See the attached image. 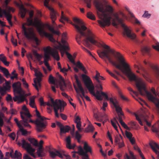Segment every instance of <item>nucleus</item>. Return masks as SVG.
<instances>
[{
  "instance_id": "nucleus-33",
  "label": "nucleus",
  "mask_w": 159,
  "mask_h": 159,
  "mask_svg": "<svg viewBox=\"0 0 159 159\" xmlns=\"http://www.w3.org/2000/svg\"><path fill=\"white\" fill-rule=\"evenodd\" d=\"M152 129L153 132L157 133L159 130V120L152 126Z\"/></svg>"
},
{
  "instance_id": "nucleus-1",
  "label": "nucleus",
  "mask_w": 159,
  "mask_h": 159,
  "mask_svg": "<svg viewBox=\"0 0 159 159\" xmlns=\"http://www.w3.org/2000/svg\"><path fill=\"white\" fill-rule=\"evenodd\" d=\"M94 4L98 11L97 14L99 20L98 22L101 27H104L108 26L111 24V20L112 19V25L116 26L118 24L115 22L116 20L118 24H121L124 28L123 34L131 39H134L136 35L132 33L131 30L123 23V20L119 17L117 12H114V9L113 7L109 4H104L102 0H94Z\"/></svg>"
},
{
  "instance_id": "nucleus-24",
  "label": "nucleus",
  "mask_w": 159,
  "mask_h": 159,
  "mask_svg": "<svg viewBox=\"0 0 159 159\" xmlns=\"http://www.w3.org/2000/svg\"><path fill=\"white\" fill-rule=\"evenodd\" d=\"M66 147L69 149H73L75 148V145L74 144L72 145L71 144V139L70 136L67 137L66 139Z\"/></svg>"
},
{
  "instance_id": "nucleus-19",
  "label": "nucleus",
  "mask_w": 159,
  "mask_h": 159,
  "mask_svg": "<svg viewBox=\"0 0 159 159\" xmlns=\"http://www.w3.org/2000/svg\"><path fill=\"white\" fill-rule=\"evenodd\" d=\"M32 53V54L29 53L27 56V57L29 60H30L29 59L30 58L34 61H35V60L34 59L33 55L36 58L37 60L39 61H40L42 59L43 57L42 55L38 53L36 50H33Z\"/></svg>"
},
{
  "instance_id": "nucleus-46",
  "label": "nucleus",
  "mask_w": 159,
  "mask_h": 159,
  "mask_svg": "<svg viewBox=\"0 0 159 159\" xmlns=\"http://www.w3.org/2000/svg\"><path fill=\"white\" fill-rule=\"evenodd\" d=\"M94 129L93 126L92 125L90 124L86 128V131L87 132H91L93 131Z\"/></svg>"
},
{
  "instance_id": "nucleus-38",
  "label": "nucleus",
  "mask_w": 159,
  "mask_h": 159,
  "mask_svg": "<svg viewBox=\"0 0 159 159\" xmlns=\"http://www.w3.org/2000/svg\"><path fill=\"white\" fill-rule=\"evenodd\" d=\"M48 81L50 84H57V80L55 79L51 75L49 76Z\"/></svg>"
},
{
  "instance_id": "nucleus-10",
  "label": "nucleus",
  "mask_w": 159,
  "mask_h": 159,
  "mask_svg": "<svg viewBox=\"0 0 159 159\" xmlns=\"http://www.w3.org/2000/svg\"><path fill=\"white\" fill-rule=\"evenodd\" d=\"M66 34L64 33L62 35V37L61 42V44L59 42L57 41L53 42L54 43V47L57 49L59 50L61 52L62 56H63L65 54L66 51H69L70 50L68 43L66 41Z\"/></svg>"
},
{
  "instance_id": "nucleus-13",
  "label": "nucleus",
  "mask_w": 159,
  "mask_h": 159,
  "mask_svg": "<svg viewBox=\"0 0 159 159\" xmlns=\"http://www.w3.org/2000/svg\"><path fill=\"white\" fill-rule=\"evenodd\" d=\"M22 110L25 111L20 112V116L22 120L20 122L25 127H28L30 128L31 126L28 124V121L29 119L31 117V115L25 105H24L23 106Z\"/></svg>"
},
{
  "instance_id": "nucleus-44",
  "label": "nucleus",
  "mask_w": 159,
  "mask_h": 159,
  "mask_svg": "<svg viewBox=\"0 0 159 159\" xmlns=\"http://www.w3.org/2000/svg\"><path fill=\"white\" fill-rule=\"evenodd\" d=\"M63 20L66 21L68 22H69V21L68 18L65 15L63 16L62 15V16H61V18L60 20V21L61 23L65 24V23Z\"/></svg>"
},
{
  "instance_id": "nucleus-31",
  "label": "nucleus",
  "mask_w": 159,
  "mask_h": 159,
  "mask_svg": "<svg viewBox=\"0 0 159 159\" xmlns=\"http://www.w3.org/2000/svg\"><path fill=\"white\" fill-rule=\"evenodd\" d=\"M75 77L79 91H81L83 93V88L82 87L81 84L78 79V76L77 75H75Z\"/></svg>"
},
{
  "instance_id": "nucleus-42",
  "label": "nucleus",
  "mask_w": 159,
  "mask_h": 159,
  "mask_svg": "<svg viewBox=\"0 0 159 159\" xmlns=\"http://www.w3.org/2000/svg\"><path fill=\"white\" fill-rule=\"evenodd\" d=\"M10 81L5 80V83L3 84V87L7 90L9 89L11 87L10 85Z\"/></svg>"
},
{
  "instance_id": "nucleus-16",
  "label": "nucleus",
  "mask_w": 159,
  "mask_h": 159,
  "mask_svg": "<svg viewBox=\"0 0 159 159\" xmlns=\"http://www.w3.org/2000/svg\"><path fill=\"white\" fill-rule=\"evenodd\" d=\"M34 72L37 78L34 79V84L33 85L38 90L39 88L41 86L40 82L42 80L43 75L37 69H34Z\"/></svg>"
},
{
  "instance_id": "nucleus-43",
  "label": "nucleus",
  "mask_w": 159,
  "mask_h": 159,
  "mask_svg": "<svg viewBox=\"0 0 159 159\" xmlns=\"http://www.w3.org/2000/svg\"><path fill=\"white\" fill-rule=\"evenodd\" d=\"M28 140L34 146H37L38 145L37 141L34 139L29 138Z\"/></svg>"
},
{
  "instance_id": "nucleus-28",
  "label": "nucleus",
  "mask_w": 159,
  "mask_h": 159,
  "mask_svg": "<svg viewBox=\"0 0 159 159\" xmlns=\"http://www.w3.org/2000/svg\"><path fill=\"white\" fill-rule=\"evenodd\" d=\"M96 74L94 77V78L96 80L98 83H101V80H104L105 78L100 75V73L97 71H96Z\"/></svg>"
},
{
  "instance_id": "nucleus-47",
  "label": "nucleus",
  "mask_w": 159,
  "mask_h": 159,
  "mask_svg": "<svg viewBox=\"0 0 159 159\" xmlns=\"http://www.w3.org/2000/svg\"><path fill=\"white\" fill-rule=\"evenodd\" d=\"M76 127L78 131L79 132H82L83 129V128H81V123H76Z\"/></svg>"
},
{
  "instance_id": "nucleus-64",
  "label": "nucleus",
  "mask_w": 159,
  "mask_h": 159,
  "mask_svg": "<svg viewBox=\"0 0 159 159\" xmlns=\"http://www.w3.org/2000/svg\"><path fill=\"white\" fill-rule=\"evenodd\" d=\"M119 148H121L125 146V144L123 141L117 143Z\"/></svg>"
},
{
  "instance_id": "nucleus-59",
  "label": "nucleus",
  "mask_w": 159,
  "mask_h": 159,
  "mask_svg": "<svg viewBox=\"0 0 159 159\" xmlns=\"http://www.w3.org/2000/svg\"><path fill=\"white\" fill-rule=\"evenodd\" d=\"M125 8L128 12L131 17H134V15L133 13L131 12L129 9L128 7L126 6L125 7Z\"/></svg>"
},
{
  "instance_id": "nucleus-32",
  "label": "nucleus",
  "mask_w": 159,
  "mask_h": 159,
  "mask_svg": "<svg viewBox=\"0 0 159 159\" xmlns=\"http://www.w3.org/2000/svg\"><path fill=\"white\" fill-rule=\"evenodd\" d=\"M37 153L39 157H43L45 155V153L43 152V149L41 146H40L37 149Z\"/></svg>"
},
{
  "instance_id": "nucleus-37",
  "label": "nucleus",
  "mask_w": 159,
  "mask_h": 159,
  "mask_svg": "<svg viewBox=\"0 0 159 159\" xmlns=\"http://www.w3.org/2000/svg\"><path fill=\"white\" fill-rule=\"evenodd\" d=\"M150 49V47L145 46L142 48L141 50L142 52L148 54L149 53Z\"/></svg>"
},
{
  "instance_id": "nucleus-55",
  "label": "nucleus",
  "mask_w": 159,
  "mask_h": 159,
  "mask_svg": "<svg viewBox=\"0 0 159 159\" xmlns=\"http://www.w3.org/2000/svg\"><path fill=\"white\" fill-rule=\"evenodd\" d=\"M125 134L126 137L129 139L132 138V134L129 132L128 131L126 130L125 131Z\"/></svg>"
},
{
  "instance_id": "nucleus-56",
  "label": "nucleus",
  "mask_w": 159,
  "mask_h": 159,
  "mask_svg": "<svg viewBox=\"0 0 159 159\" xmlns=\"http://www.w3.org/2000/svg\"><path fill=\"white\" fill-rule=\"evenodd\" d=\"M84 1L86 3L87 7L89 8H90L91 6V0H84Z\"/></svg>"
},
{
  "instance_id": "nucleus-22",
  "label": "nucleus",
  "mask_w": 159,
  "mask_h": 159,
  "mask_svg": "<svg viewBox=\"0 0 159 159\" xmlns=\"http://www.w3.org/2000/svg\"><path fill=\"white\" fill-rule=\"evenodd\" d=\"M49 10L50 11V18L52 20V23L54 25L55 23V20L57 19V13L52 8H49Z\"/></svg>"
},
{
  "instance_id": "nucleus-29",
  "label": "nucleus",
  "mask_w": 159,
  "mask_h": 159,
  "mask_svg": "<svg viewBox=\"0 0 159 159\" xmlns=\"http://www.w3.org/2000/svg\"><path fill=\"white\" fill-rule=\"evenodd\" d=\"M111 122L112 126L117 131H118L117 125H118L119 127H120V126L118 123L116 118H114L111 120Z\"/></svg>"
},
{
  "instance_id": "nucleus-36",
  "label": "nucleus",
  "mask_w": 159,
  "mask_h": 159,
  "mask_svg": "<svg viewBox=\"0 0 159 159\" xmlns=\"http://www.w3.org/2000/svg\"><path fill=\"white\" fill-rule=\"evenodd\" d=\"M67 51H65V53H66L67 55V57L70 61L72 63H74V59L75 58V56L74 55V56H72L70 54L67 52Z\"/></svg>"
},
{
  "instance_id": "nucleus-61",
  "label": "nucleus",
  "mask_w": 159,
  "mask_h": 159,
  "mask_svg": "<svg viewBox=\"0 0 159 159\" xmlns=\"http://www.w3.org/2000/svg\"><path fill=\"white\" fill-rule=\"evenodd\" d=\"M11 42L13 45L16 46L17 45V41L16 39H15L13 37H12L11 39Z\"/></svg>"
},
{
  "instance_id": "nucleus-25",
  "label": "nucleus",
  "mask_w": 159,
  "mask_h": 159,
  "mask_svg": "<svg viewBox=\"0 0 159 159\" xmlns=\"http://www.w3.org/2000/svg\"><path fill=\"white\" fill-rule=\"evenodd\" d=\"M78 153L82 156L83 159H89L88 154L86 152H84L83 149L81 147L78 148Z\"/></svg>"
},
{
  "instance_id": "nucleus-2",
  "label": "nucleus",
  "mask_w": 159,
  "mask_h": 159,
  "mask_svg": "<svg viewBox=\"0 0 159 159\" xmlns=\"http://www.w3.org/2000/svg\"><path fill=\"white\" fill-rule=\"evenodd\" d=\"M115 55L116 58L120 64L114 61L112 64L120 70L123 74L128 78L130 80L135 81L136 86L140 94L142 95H146L149 100L153 102L155 104L159 114V100L156 98L157 95L159 97V91L157 89L156 92L153 88L151 89V91L153 95L151 93L147 91L146 88L145 82L141 79L137 77L132 72L129 65L122 55L120 53H117Z\"/></svg>"
},
{
  "instance_id": "nucleus-14",
  "label": "nucleus",
  "mask_w": 159,
  "mask_h": 159,
  "mask_svg": "<svg viewBox=\"0 0 159 159\" xmlns=\"http://www.w3.org/2000/svg\"><path fill=\"white\" fill-rule=\"evenodd\" d=\"M17 143L19 146H21L22 148L26 149L31 156L34 158L35 157V156L34 153L35 149L32 148L31 145L25 139H23L20 142H18Z\"/></svg>"
},
{
  "instance_id": "nucleus-5",
  "label": "nucleus",
  "mask_w": 159,
  "mask_h": 159,
  "mask_svg": "<svg viewBox=\"0 0 159 159\" xmlns=\"http://www.w3.org/2000/svg\"><path fill=\"white\" fill-rule=\"evenodd\" d=\"M57 25L55 23L52 25H50L48 24H39L36 26L37 29L39 34L41 36H45L48 38L49 40L52 42H55V40L53 38L52 34L46 32V29L48 28L52 33L59 35L60 33L58 30H54V26Z\"/></svg>"
},
{
  "instance_id": "nucleus-41",
  "label": "nucleus",
  "mask_w": 159,
  "mask_h": 159,
  "mask_svg": "<svg viewBox=\"0 0 159 159\" xmlns=\"http://www.w3.org/2000/svg\"><path fill=\"white\" fill-rule=\"evenodd\" d=\"M19 131H20L22 134L23 135H25L28 133V132L25 129H24L23 126L21 125L19 127Z\"/></svg>"
},
{
  "instance_id": "nucleus-3",
  "label": "nucleus",
  "mask_w": 159,
  "mask_h": 159,
  "mask_svg": "<svg viewBox=\"0 0 159 159\" xmlns=\"http://www.w3.org/2000/svg\"><path fill=\"white\" fill-rule=\"evenodd\" d=\"M73 20L75 24L72 22L69 23L75 26L77 31L80 34L81 36H84L85 37L83 41L84 45L88 47H89L91 45L90 43L98 47H102L105 50L102 52H98L99 57L102 59L106 57L109 61L112 64L114 61L112 60L109 54L111 53L116 58L115 55L117 53H120L111 49L109 46L104 43H100L98 42L96 35L91 30L88 29L85 33H84V31L87 29V27L85 26L84 23L82 19L75 17L73 18Z\"/></svg>"
},
{
  "instance_id": "nucleus-48",
  "label": "nucleus",
  "mask_w": 159,
  "mask_h": 159,
  "mask_svg": "<svg viewBox=\"0 0 159 159\" xmlns=\"http://www.w3.org/2000/svg\"><path fill=\"white\" fill-rule=\"evenodd\" d=\"M58 78L59 80V84L60 85H61V84H63L65 85V82L64 79L62 78V77L61 75L58 73Z\"/></svg>"
},
{
  "instance_id": "nucleus-40",
  "label": "nucleus",
  "mask_w": 159,
  "mask_h": 159,
  "mask_svg": "<svg viewBox=\"0 0 159 159\" xmlns=\"http://www.w3.org/2000/svg\"><path fill=\"white\" fill-rule=\"evenodd\" d=\"M87 17L93 20H94L96 19L95 17L94 14L91 12H89L87 14Z\"/></svg>"
},
{
  "instance_id": "nucleus-53",
  "label": "nucleus",
  "mask_w": 159,
  "mask_h": 159,
  "mask_svg": "<svg viewBox=\"0 0 159 159\" xmlns=\"http://www.w3.org/2000/svg\"><path fill=\"white\" fill-rule=\"evenodd\" d=\"M152 47L155 50L159 52V43H156L155 45H152Z\"/></svg>"
},
{
  "instance_id": "nucleus-39",
  "label": "nucleus",
  "mask_w": 159,
  "mask_h": 159,
  "mask_svg": "<svg viewBox=\"0 0 159 159\" xmlns=\"http://www.w3.org/2000/svg\"><path fill=\"white\" fill-rule=\"evenodd\" d=\"M122 140L121 135L120 134L116 135L115 137V142L117 143L121 142Z\"/></svg>"
},
{
  "instance_id": "nucleus-7",
  "label": "nucleus",
  "mask_w": 159,
  "mask_h": 159,
  "mask_svg": "<svg viewBox=\"0 0 159 159\" xmlns=\"http://www.w3.org/2000/svg\"><path fill=\"white\" fill-rule=\"evenodd\" d=\"M37 19V18L35 19V20ZM36 24L35 21H33L31 18H29L27 19L26 23L22 25V29L25 37L28 39H34L36 45H39L40 41L35 36V34L33 29L31 28H26L25 26V25H33L37 27L36 26H35Z\"/></svg>"
},
{
  "instance_id": "nucleus-26",
  "label": "nucleus",
  "mask_w": 159,
  "mask_h": 159,
  "mask_svg": "<svg viewBox=\"0 0 159 159\" xmlns=\"http://www.w3.org/2000/svg\"><path fill=\"white\" fill-rule=\"evenodd\" d=\"M10 155L12 158L14 159H21V154L20 152H18L17 150H16L14 155H12L11 152L10 154Z\"/></svg>"
},
{
  "instance_id": "nucleus-11",
  "label": "nucleus",
  "mask_w": 159,
  "mask_h": 159,
  "mask_svg": "<svg viewBox=\"0 0 159 159\" xmlns=\"http://www.w3.org/2000/svg\"><path fill=\"white\" fill-rule=\"evenodd\" d=\"M110 101L111 104H112L115 107L116 111L118 114L119 117L118 120L121 125L125 129L129 130L130 129L127 125L122 120V116H123L122 112V109L120 107L118 102L117 100L115 98H110Z\"/></svg>"
},
{
  "instance_id": "nucleus-58",
  "label": "nucleus",
  "mask_w": 159,
  "mask_h": 159,
  "mask_svg": "<svg viewBox=\"0 0 159 159\" xmlns=\"http://www.w3.org/2000/svg\"><path fill=\"white\" fill-rule=\"evenodd\" d=\"M0 60L3 62L5 60H7L6 57L3 54H0Z\"/></svg>"
},
{
  "instance_id": "nucleus-45",
  "label": "nucleus",
  "mask_w": 159,
  "mask_h": 159,
  "mask_svg": "<svg viewBox=\"0 0 159 159\" xmlns=\"http://www.w3.org/2000/svg\"><path fill=\"white\" fill-rule=\"evenodd\" d=\"M0 70H1L3 72L4 75H10V74L9 73L8 70L6 68L2 67L0 69Z\"/></svg>"
},
{
  "instance_id": "nucleus-60",
  "label": "nucleus",
  "mask_w": 159,
  "mask_h": 159,
  "mask_svg": "<svg viewBox=\"0 0 159 159\" xmlns=\"http://www.w3.org/2000/svg\"><path fill=\"white\" fill-rule=\"evenodd\" d=\"M138 101L140 103V104L143 106L144 104L146 105L148 107L147 104L143 100H142L140 98H139L138 100Z\"/></svg>"
},
{
  "instance_id": "nucleus-12",
  "label": "nucleus",
  "mask_w": 159,
  "mask_h": 159,
  "mask_svg": "<svg viewBox=\"0 0 159 159\" xmlns=\"http://www.w3.org/2000/svg\"><path fill=\"white\" fill-rule=\"evenodd\" d=\"M10 0H5V7H3V9L0 7V17H2L3 15L5 16L9 24L12 26L13 25V23L11 21L12 16L10 12L11 11L14 12L15 10L13 8L7 6V5Z\"/></svg>"
},
{
  "instance_id": "nucleus-51",
  "label": "nucleus",
  "mask_w": 159,
  "mask_h": 159,
  "mask_svg": "<svg viewBox=\"0 0 159 159\" xmlns=\"http://www.w3.org/2000/svg\"><path fill=\"white\" fill-rule=\"evenodd\" d=\"M22 81L23 83V85L24 87L28 90L29 85L26 82L25 79L24 78L22 79Z\"/></svg>"
},
{
  "instance_id": "nucleus-50",
  "label": "nucleus",
  "mask_w": 159,
  "mask_h": 159,
  "mask_svg": "<svg viewBox=\"0 0 159 159\" xmlns=\"http://www.w3.org/2000/svg\"><path fill=\"white\" fill-rule=\"evenodd\" d=\"M7 89H6L3 87H0V93L2 96L4 95L6 93Z\"/></svg>"
},
{
  "instance_id": "nucleus-4",
  "label": "nucleus",
  "mask_w": 159,
  "mask_h": 159,
  "mask_svg": "<svg viewBox=\"0 0 159 159\" xmlns=\"http://www.w3.org/2000/svg\"><path fill=\"white\" fill-rule=\"evenodd\" d=\"M81 76L84 84L91 94L95 96L98 100H101L102 99V96L104 97L106 100H109L108 96L107 94L102 91L103 89V88L101 83H98V84L96 86V87L99 91L97 90L96 93H95L94 91L93 85L90 78L84 74H82Z\"/></svg>"
},
{
  "instance_id": "nucleus-20",
  "label": "nucleus",
  "mask_w": 159,
  "mask_h": 159,
  "mask_svg": "<svg viewBox=\"0 0 159 159\" xmlns=\"http://www.w3.org/2000/svg\"><path fill=\"white\" fill-rule=\"evenodd\" d=\"M149 145L153 151L157 155L158 159H159V146L153 141L150 142Z\"/></svg>"
},
{
  "instance_id": "nucleus-35",
  "label": "nucleus",
  "mask_w": 159,
  "mask_h": 159,
  "mask_svg": "<svg viewBox=\"0 0 159 159\" xmlns=\"http://www.w3.org/2000/svg\"><path fill=\"white\" fill-rule=\"evenodd\" d=\"M36 98L35 96H33L30 98V102L29 105L32 108H36V107L35 105L34 99Z\"/></svg>"
},
{
  "instance_id": "nucleus-21",
  "label": "nucleus",
  "mask_w": 159,
  "mask_h": 159,
  "mask_svg": "<svg viewBox=\"0 0 159 159\" xmlns=\"http://www.w3.org/2000/svg\"><path fill=\"white\" fill-rule=\"evenodd\" d=\"M18 95H15L13 98V99L15 102H16L18 104L23 102L26 100L25 97L23 94H18Z\"/></svg>"
},
{
  "instance_id": "nucleus-6",
  "label": "nucleus",
  "mask_w": 159,
  "mask_h": 159,
  "mask_svg": "<svg viewBox=\"0 0 159 159\" xmlns=\"http://www.w3.org/2000/svg\"><path fill=\"white\" fill-rule=\"evenodd\" d=\"M66 105L64 101L57 100L54 101L53 99L51 98L49 101L46 103V105L48 106L47 107V112L49 114L51 113L53 107L55 116L59 118V116L58 112V110H60V112H62Z\"/></svg>"
},
{
  "instance_id": "nucleus-62",
  "label": "nucleus",
  "mask_w": 159,
  "mask_h": 159,
  "mask_svg": "<svg viewBox=\"0 0 159 159\" xmlns=\"http://www.w3.org/2000/svg\"><path fill=\"white\" fill-rule=\"evenodd\" d=\"M120 98L122 99L124 101H129V99L127 97L125 96L124 95L121 93L120 94Z\"/></svg>"
},
{
  "instance_id": "nucleus-27",
  "label": "nucleus",
  "mask_w": 159,
  "mask_h": 159,
  "mask_svg": "<svg viewBox=\"0 0 159 159\" xmlns=\"http://www.w3.org/2000/svg\"><path fill=\"white\" fill-rule=\"evenodd\" d=\"M60 133L62 134L66 132H68L70 129V127L68 125L65 126H61L60 127Z\"/></svg>"
},
{
  "instance_id": "nucleus-57",
  "label": "nucleus",
  "mask_w": 159,
  "mask_h": 159,
  "mask_svg": "<svg viewBox=\"0 0 159 159\" xmlns=\"http://www.w3.org/2000/svg\"><path fill=\"white\" fill-rule=\"evenodd\" d=\"M81 137V136L79 133V131H76L75 133V138L77 139L78 142H80V140Z\"/></svg>"
},
{
  "instance_id": "nucleus-18",
  "label": "nucleus",
  "mask_w": 159,
  "mask_h": 159,
  "mask_svg": "<svg viewBox=\"0 0 159 159\" xmlns=\"http://www.w3.org/2000/svg\"><path fill=\"white\" fill-rule=\"evenodd\" d=\"M135 116L136 117V119L139 121V124L141 125H143V124L141 121V120H144L146 123L148 127H150L151 123L149 122L148 121V116L147 115H141L139 116L137 114H135Z\"/></svg>"
},
{
  "instance_id": "nucleus-49",
  "label": "nucleus",
  "mask_w": 159,
  "mask_h": 159,
  "mask_svg": "<svg viewBox=\"0 0 159 159\" xmlns=\"http://www.w3.org/2000/svg\"><path fill=\"white\" fill-rule=\"evenodd\" d=\"M83 93L82 92V91H80V93L82 94V96H81V97L83 98V97L85 98V99H86V100H87L88 101H90V99L87 96L85 95H84L85 91L83 88Z\"/></svg>"
},
{
  "instance_id": "nucleus-63",
  "label": "nucleus",
  "mask_w": 159,
  "mask_h": 159,
  "mask_svg": "<svg viewBox=\"0 0 159 159\" xmlns=\"http://www.w3.org/2000/svg\"><path fill=\"white\" fill-rule=\"evenodd\" d=\"M151 14H149L148 11H145L143 15L142 16L144 17L149 18L150 17Z\"/></svg>"
},
{
  "instance_id": "nucleus-34",
  "label": "nucleus",
  "mask_w": 159,
  "mask_h": 159,
  "mask_svg": "<svg viewBox=\"0 0 159 159\" xmlns=\"http://www.w3.org/2000/svg\"><path fill=\"white\" fill-rule=\"evenodd\" d=\"M76 66L80 69L85 74H87V71L86 70L85 67L83 66V64L78 61L76 62Z\"/></svg>"
},
{
  "instance_id": "nucleus-8",
  "label": "nucleus",
  "mask_w": 159,
  "mask_h": 159,
  "mask_svg": "<svg viewBox=\"0 0 159 159\" xmlns=\"http://www.w3.org/2000/svg\"><path fill=\"white\" fill-rule=\"evenodd\" d=\"M44 63L49 71L51 70V69L48 61L50 58V55L57 61L60 60L58 52L56 49L51 48L50 46H47L44 48Z\"/></svg>"
},
{
  "instance_id": "nucleus-9",
  "label": "nucleus",
  "mask_w": 159,
  "mask_h": 159,
  "mask_svg": "<svg viewBox=\"0 0 159 159\" xmlns=\"http://www.w3.org/2000/svg\"><path fill=\"white\" fill-rule=\"evenodd\" d=\"M35 112L36 116L38 117V118L35 120L33 121L30 118L29 119L28 123L31 122L34 123L36 126L37 131L38 132H41L46 128L47 125V122L45 120V118L40 116V113L37 110V108L35 109Z\"/></svg>"
},
{
  "instance_id": "nucleus-23",
  "label": "nucleus",
  "mask_w": 159,
  "mask_h": 159,
  "mask_svg": "<svg viewBox=\"0 0 159 159\" xmlns=\"http://www.w3.org/2000/svg\"><path fill=\"white\" fill-rule=\"evenodd\" d=\"M18 6L20 8L19 14L20 15L21 17L22 18H23L25 16L26 12V10L24 6L22 4H18Z\"/></svg>"
},
{
  "instance_id": "nucleus-17",
  "label": "nucleus",
  "mask_w": 159,
  "mask_h": 159,
  "mask_svg": "<svg viewBox=\"0 0 159 159\" xmlns=\"http://www.w3.org/2000/svg\"><path fill=\"white\" fill-rule=\"evenodd\" d=\"M12 87L14 93H16L18 94L24 93V91L21 88V83L20 82L14 83L13 84Z\"/></svg>"
},
{
  "instance_id": "nucleus-30",
  "label": "nucleus",
  "mask_w": 159,
  "mask_h": 159,
  "mask_svg": "<svg viewBox=\"0 0 159 159\" xmlns=\"http://www.w3.org/2000/svg\"><path fill=\"white\" fill-rule=\"evenodd\" d=\"M84 150L85 151L84 152H86L87 153L88 152H90L91 153H92L91 148L89 146L87 143L85 142L84 143V146L83 148Z\"/></svg>"
},
{
  "instance_id": "nucleus-15",
  "label": "nucleus",
  "mask_w": 159,
  "mask_h": 159,
  "mask_svg": "<svg viewBox=\"0 0 159 159\" xmlns=\"http://www.w3.org/2000/svg\"><path fill=\"white\" fill-rule=\"evenodd\" d=\"M50 156L53 158L56 156H58L62 159L66 157V159H71L70 157L63 150L58 151L54 149L50 152Z\"/></svg>"
},
{
  "instance_id": "nucleus-54",
  "label": "nucleus",
  "mask_w": 159,
  "mask_h": 159,
  "mask_svg": "<svg viewBox=\"0 0 159 159\" xmlns=\"http://www.w3.org/2000/svg\"><path fill=\"white\" fill-rule=\"evenodd\" d=\"M12 76H11V80H13L14 78H17V74L15 73V71H13L11 73Z\"/></svg>"
},
{
  "instance_id": "nucleus-52",
  "label": "nucleus",
  "mask_w": 159,
  "mask_h": 159,
  "mask_svg": "<svg viewBox=\"0 0 159 159\" xmlns=\"http://www.w3.org/2000/svg\"><path fill=\"white\" fill-rule=\"evenodd\" d=\"M39 101L40 103V105L41 106H44L46 105V103H47V102H44L43 98H40Z\"/></svg>"
}]
</instances>
